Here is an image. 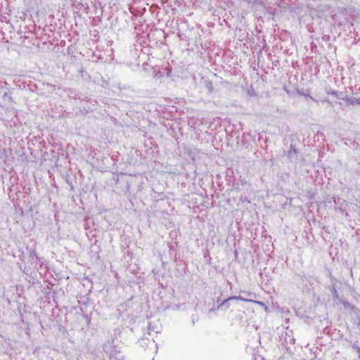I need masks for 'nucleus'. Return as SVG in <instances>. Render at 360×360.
Returning a JSON list of instances; mask_svg holds the SVG:
<instances>
[{
	"label": "nucleus",
	"mask_w": 360,
	"mask_h": 360,
	"mask_svg": "<svg viewBox=\"0 0 360 360\" xmlns=\"http://www.w3.org/2000/svg\"><path fill=\"white\" fill-rule=\"evenodd\" d=\"M248 295L250 297H256V295L252 293L249 292ZM231 300H242V301H245V302H254L261 307H264L265 308V309H267V307L262 302L255 301V300H252L251 298H245V297H243L239 295V296L230 297L227 298L226 300H224L220 304L218 305L217 309H221L224 306H226V304Z\"/></svg>",
	"instance_id": "obj_1"
},
{
	"label": "nucleus",
	"mask_w": 360,
	"mask_h": 360,
	"mask_svg": "<svg viewBox=\"0 0 360 360\" xmlns=\"http://www.w3.org/2000/svg\"><path fill=\"white\" fill-rule=\"evenodd\" d=\"M297 94L300 95V96H305V97H309L310 99H311L312 101H314V102H318L317 100L314 99L312 96H310L309 94V91H307V92H304V91H297Z\"/></svg>",
	"instance_id": "obj_2"
},
{
	"label": "nucleus",
	"mask_w": 360,
	"mask_h": 360,
	"mask_svg": "<svg viewBox=\"0 0 360 360\" xmlns=\"http://www.w3.org/2000/svg\"><path fill=\"white\" fill-rule=\"evenodd\" d=\"M328 94H331V95H333V96H335L337 98H339L338 93L337 91H328Z\"/></svg>",
	"instance_id": "obj_3"
},
{
	"label": "nucleus",
	"mask_w": 360,
	"mask_h": 360,
	"mask_svg": "<svg viewBox=\"0 0 360 360\" xmlns=\"http://www.w3.org/2000/svg\"><path fill=\"white\" fill-rule=\"evenodd\" d=\"M353 348H354L356 350V352L358 354V356L360 359V347L354 345Z\"/></svg>",
	"instance_id": "obj_4"
},
{
	"label": "nucleus",
	"mask_w": 360,
	"mask_h": 360,
	"mask_svg": "<svg viewBox=\"0 0 360 360\" xmlns=\"http://www.w3.org/2000/svg\"><path fill=\"white\" fill-rule=\"evenodd\" d=\"M357 103L360 104V101L359 100H357L356 101Z\"/></svg>",
	"instance_id": "obj_5"
}]
</instances>
